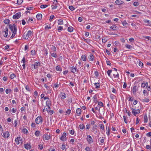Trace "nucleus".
<instances>
[{
    "mask_svg": "<svg viewBox=\"0 0 151 151\" xmlns=\"http://www.w3.org/2000/svg\"><path fill=\"white\" fill-rule=\"evenodd\" d=\"M56 70L57 71H61L62 70V68L61 67L58 66H56Z\"/></svg>",
    "mask_w": 151,
    "mask_h": 151,
    "instance_id": "c756f323",
    "label": "nucleus"
},
{
    "mask_svg": "<svg viewBox=\"0 0 151 151\" xmlns=\"http://www.w3.org/2000/svg\"><path fill=\"white\" fill-rule=\"evenodd\" d=\"M81 109L80 108H77L76 110V113L78 114V115L79 116L81 114Z\"/></svg>",
    "mask_w": 151,
    "mask_h": 151,
    "instance_id": "aec40b11",
    "label": "nucleus"
},
{
    "mask_svg": "<svg viewBox=\"0 0 151 151\" xmlns=\"http://www.w3.org/2000/svg\"><path fill=\"white\" fill-rule=\"evenodd\" d=\"M98 105L101 106V107H103L104 106L102 102L101 101L99 102L98 103Z\"/></svg>",
    "mask_w": 151,
    "mask_h": 151,
    "instance_id": "5fc2aeb1",
    "label": "nucleus"
},
{
    "mask_svg": "<svg viewBox=\"0 0 151 151\" xmlns=\"http://www.w3.org/2000/svg\"><path fill=\"white\" fill-rule=\"evenodd\" d=\"M48 6L47 5H42L40 6V8L42 9H44L45 8Z\"/></svg>",
    "mask_w": 151,
    "mask_h": 151,
    "instance_id": "79ce46f5",
    "label": "nucleus"
},
{
    "mask_svg": "<svg viewBox=\"0 0 151 151\" xmlns=\"http://www.w3.org/2000/svg\"><path fill=\"white\" fill-rule=\"evenodd\" d=\"M50 137V135H48L47 134H45L43 136V138H44L46 140L49 139Z\"/></svg>",
    "mask_w": 151,
    "mask_h": 151,
    "instance_id": "2eb2a0df",
    "label": "nucleus"
},
{
    "mask_svg": "<svg viewBox=\"0 0 151 151\" xmlns=\"http://www.w3.org/2000/svg\"><path fill=\"white\" fill-rule=\"evenodd\" d=\"M86 140L89 144L92 143L93 142L92 138L90 135H87Z\"/></svg>",
    "mask_w": 151,
    "mask_h": 151,
    "instance_id": "39448f33",
    "label": "nucleus"
},
{
    "mask_svg": "<svg viewBox=\"0 0 151 151\" xmlns=\"http://www.w3.org/2000/svg\"><path fill=\"white\" fill-rule=\"evenodd\" d=\"M14 27H15L17 29V27L14 24H13V25L11 24L9 25V28L11 30L12 32H13L14 31Z\"/></svg>",
    "mask_w": 151,
    "mask_h": 151,
    "instance_id": "0eeeda50",
    "label": "nucleus"
},
{
    "mask_svg": "<svg viewBox=\"0 0 151 151\" xmlns=\"http://www.w3.org/2000/svg\"><path fill=\"white\" fill-rule=\"evenodd\" d=\"M94 74L96 77H98L99 75V73L97 71H96L94 73Z\"/></svg>",
    "mask_w": 151,
    "mask_h": 151,
    "instance_id": "052dcab7",
    "label": "nucleus"
},
{
    "mask_svg": "<svg viewBox=\"0 0 151 151\" xmlns=\"http://www.w3.org/2000/svg\"><path fill=\"white\" fill-rule=\"evenodd\" d=\"M124 122L126 124L127 123V122L126 119V117L125 116H123Z\"/></svg>",
    "mask_w": 151,
    "mask_h": 151,
    "instance_id": "4d7b16f0",
    "label": "nucleus"
},
{
    "mask_svg": "<svg viewBox=\"0 0 151 151\" xmlns=\"http://www.w3.org/2000/svg\"><path fill=\"white\" fill-rule=\"evenodd\" d=\"M45 29H51V27L50 26H48V25H47L45 27Z\"/></svg>",
    "mask_w": 151,
    "mask_h": 151,
    "instance_id": "e2e57ef3",
    "label": "nucleus"
},
{
    "mask_svg": "<svg viewBox=\"0 0 151 151\" xmlns=\"http://www.w3.org/2000/svg\"><path fill=\"white\" fill-rule=\"evenodd\" d=\"M93 101L95 103H97L98 102L97 98V96L96 95H95L93 97Z\"/></svg>",
    "mask_w": 151,
    "mask_h": 151,
    "instance_id": "4be33fe9",
    "label": "nucleus"
},
{
    "mask_svg": "<svg viewBox=\"0 0 151 151\" xmlns=\"http://www.w3.org/2000/svg\"><path fill=\"white\" fill-rule=\"evenodd\" d=\"M31 67L33 69H35L38 68L37 66H36L34 64L31 65Z\"/></svg>",
    "mask_w": 151,
    "mask_h": 151,
    "instance_id": "a18cd8bd",
    "label": "nucleus"
},
{
    "mask_svg": "<svg viewBox=\"0 0 151 151\" xmlns=\"http://www.w3.org/2000/svg\"><path fill=\"white\" fill-rule=\"evenodd\" d=\"M110 98L112 99H114L116 97L114 95L112 94H110Z\"/></svg>",
    "mask_w": 151,
    "mask_h": 151,
    "instance_id": "58836bf2",
    "label": "nucleus"
},
{
    "mask_svg": "<svg viewBox=\"0 0 151 151\" xmlns=\"http://www.w3.org/2000/svg\"><path fill=\"white\" fill-rule=\"evenodd\" d=\"M21 140L20 137H17L15 139V142L18 145L20 143H21Z\"/></svg>",
    "mask_w": 151,
    "mask_h": 151,
    "instance_id": "1a4fd4ad",
    "label": "nucleus"
},
{
    "mask_svg": "<svg viewBox=\"0 0 151 151\" xmlns=\"http://www.w3.org/2000/svg\"><path fill=\"white\" fill-rule=\"evenodd\" d=\"M81 59L83 61H85L86 60V58L85 55H83L81 57Z\"/></svg>",
    "mask_w": 151,
    "mask_h": 151,
    "instance_id": "412c9836",
    "label": "nucleus"
},
{
    "mask_svg": "<svg viewBox=\"0 0 151 151\" xmlns=\"http://www.w3.org/2000/svg\"><path fill=\"white\" fill-rule=\"evenodd\" d=\"M111 72H112V70H109L107 71V73L108 75L109 76H110V74H111Z\"/></svg>",
    "mask_w": 151,
    "mask_h": 151,
    "instance_id": "3c124183",
    "label": "nucleus"
},
{
    "mask_svg": "<svg viewBox=\"0 0 151 151\" xmlns=\"http://www.w3.org/2000/svg\"><path fill=\"white\" fill-rule=\"evenodd\" d=\"M139 4V3L137 2H135L133 3V5L135 6H138Z\"/></svg>",
    "mask_w": 151,
    "mask_h": 151,
    "instance_id": "09e8293b",
    "label": "nucleus"
},
{
    "mask_svg": "<svg viewBox=\"0 0 151 151\" xmlns=\"http://www.w3.org/2000/svg\"><path fill=\"white\" fill-rule=\"evenodd\" d=\"M32 33L31 30H29L27 33H24V38L25 39H27L31 35Z\"/></svg>",
    "mask_w": 151,
    "mask_h": 151,
    "instance_id": "f03ea898",
    "label": "nucleus"
},
{
    "mask_svg": "<svg viewBox=\"0 0 151 151\" xmlns=\"http://www.w3.org/2000/svg\"><path fill=\"white\" fill-rule=\"evenodd\" d=\"M24 147L27 149H30L31 148V146L30 145L28 144H26L24 145Z\"/></svg>",
    "mask_w": 151,
    "mask_h": 151,
    "instance_id": "dca6fc26",
    "label": "nucleus"
},
{
    "mask_svg": "<svg viewBox=\"0 0 151 151\" xmlns=\"http://www.w3.org/2000/svg\"><path fill=\"white\" fill-rule=\"evenodd\" d=\"M8 31V28L7 27H6L5 28L4 31V32L5 34H4V37H6L7 36Z\"/></svg>",
    "mask_w": 151,
    "mask_h": 151,
    "instance_id": "9b49d317",
    "label": "nucleus"
},
{
    "mask_svg": "<svg viewBox=\"0 0 151 151\" xmlns=\"http://www.w3.org/2000/svg\"><path fill=\"white\" fill-rule=\"evenodd\" d=\"M99 126L100 127V128L102 130L104 129V126L103 124H100L99 125Z\"/></svg>",
    "mask_w": 151,
    "mask_h": 151,
    "instance_id": "2f4dec72",
    "label": "nucleus"
},
{
    "mask_svg": "<svg viewBox=\"0 0 151 151\" xmlns=\"http://www.w3.org/2000/svg\"><path fill=\"white\" fill-rule=\"evenodd\" d=\"M69 133L72 135H73L74 134V131L72 130H70L69 131Z\"/></svg>",
    "mask_w": 151,
    "mask_h": 151,
    "instance_id": "bf43d9fd",
    "label": "nucleus"
},
{
    "mask_svg": "<svg viewBox=\"0 0 151 151\" xmlns=\"http://www.w3.org/2000/svg\"><path fill=\"white\" fill-rule=\"evenodd\" d=\"M46 110L48 112L50 113V115H52L53 113V111H52V110H48V109H46Z\"/></svg>",
    "mask_w": 151,
    "mask_h": 151,
    "instance_id": "7c9ffc66",
    "label": "nucleus"
},
{
    "mask_svg": "<svg viewBox=\"0 0 151 151\" xmlns=\"http://www.w3.org/2000/svg\"><path fill=\"white\" fill-rule=\"evenodd\" d=\"M85 149L86 151H90V147H86Z\"/></svg>",
    "mask_w": 151,
    "mask_h": 151,
    "instance_id": "338daca9",
    "label": "nucleus"
},
{
    "mask_svg": "<svg viewBox=\"0 0 151 151\" xmlns=\"http://www.w3.org/2000/svg\"><path fill=\"white\" fill-rule=\"evenodd\" d=\"M35 121L36 123L37 124L40 123H42L43 122V119L41 116H39L37 117Z\"/></svg>",
    "mask_w": 151,
    "mask_h": 151,
    "instance_id": "f257e3e1",
    "label": "nucleus"
},
{
    "mask_svg": "<svg viewBox=\"0 0 151 151\" xmlns=\"http://www.w3.org/2000/svg\"><path fill=\"white\" fill-rule=\"evenodd\" d=\"M4 22L5 24H8L10 22V20L8 19H6L4 21Z\"/></svg>",
    "mask_w": 151,
    "mask_h": 151,
    "instance_id": "c85d7f7f",
    "label": "nucleus"
},
{
    "mask_svg": "<svg viewBox=\"0 0 151 151\" xmlns=\"http://www.w3.org/2000/svg\"><path fill=\"white\" fill-rule=\"evenodd\" d=\"M2 136L4 138H8L9 136V132L6 131L3 133Z\"/></svg>",
    "mask_w": 151,
    "mask_h": 151,
    "instance_id": "6e6552de",
    "label": "nucleus"
},
{
    "mask_svg": "<svg viewBox=\"0 0 151 151\" xmlns=\"http://www.w3.org/2000/svg\"><path fill=\"white\" fill-rule=\"evenodd\" d=\"M71 112V111L70 109H67L66 111V114H69Z\"/></svg>",
    "mask_w": 151,
    "mask_h": 151,
    "instance_id": "603ef678",
    "label": "nucleus"
},
{
    "mask_svg": "<svg viewBox=\"0 0 151 151\" xmlns=\"http://www.w3.org/2000/svg\"><path fill=\"white\" fill-rule=\"evenodd\" d=\"M79 128L81 129H83L84 127L85 126L83 124H80L79 125Z\"/></svg>",
    "mask_w": 151,
    "mask_h": 151,
    "instance_id": "37998d69",
    "label": "nucleus"
},
{
    "mask_svg": "<svg viewBox=\"0 0 151 151\" xmlns=\"http://www.w3.org/2000/svg\"><path fill=\"white\" fill-rule=\"evenodd\" d=\"M94 85L95 86V88H99L100 87V84L98 83H94Z\"/></svg>",
    "mask_w": 151,
    "mask_h": 151,
    "instance_id": "b1692460",
    "label": "nucleus"
},
{
    "mask_svg": "<svg viewBox=\"0 0 151 151\" xmlns=\"http://www.w3.org/2000/svg\"><path fill=\"white\" fill-rule=\"evenodd\" d=\"M58 30H61L63 29V27L61 26H59L58 27Z\"/></svg>",
    "mask_w": 151,
    "mask_h": 151,
    "instance_id": "864d4df0",
    "label": "nucleus"
},
{
    "mask_svg": "<svg viewBox=\"0 0 151 151\" xmlns=\"http://www.w3.org/2000/svg\"><path fill=\"white\" fill-rule=\"evenodd\" d=\"M51 56L55 58H56L57 57V55L56 53H51Z\"/></svg>",
    "mask_w": 151,
    "mask_h": 151,
    "instance_id": "a19ab883",
    "label": "nucleus"
},
{
    "mask_svg": "<svg viewBox=\"0 0 151 151\" xmlns=\"http://www.w3.org/2000/svg\"><path fill=\"white\" fill-rule=\"evenodd\" d=\"M23 1L22 0H17V2L18 5H20L22 3Z\"/></svg>",
    "mask_w": 151,
    "mask_h": 151,
    "instance_id": "e433bc0d",
    "label": "nucleus"
},
{
    "mask_svg": "<svg viewBox=\"0 0 151 151\" xmlns=\"http://www.w3.org/2000/svg\"><path fill=\"white\" fill-rule=\"evenodd\" d=\"M115 3L117 5H120L124 3V2L121 0H116L115 1Z\"/></svg>",
    "mask_w": 151,
    "mask_h": 151,
    "instance_id": "4468645a",
    "label": "nucleus"
},
{
    "mask_svg": "<svg viewBox=\"0 0 151 151\" xmlns=\"http://www.w3.org/2000/svg\"><path fill=\"white\" fill-rule=\"evenodd\" d=\"M52 50L54 51H55L56 50V48L54 46H52Z\"/></svg>",
    "mask_w": 151,
    "mask_h": 151,
    "instance_id": "69168bd1",
    "label": "nucleus"
},
{
    "mask_svg": "<svg viewBox=\"0 0 151 151\" xmlns=\"http://www.w3.org/2000/svg\"><path fill=\"white\" fill-rule=\"evenodd\" d=\"M22 131L23 132V133H24L26 134L28 132V131L27 129L26 128H23L22 130Z\"/></svg>",
    "mask_w": 151,
    "mask_h": 151,
    "instance_id": "473e14b6",
    "label": "nucleus"
},
{
    "mask_svg": "<svg viewBox=\"0 0 151 151\" xmlns=\"http://www.w3.org/2000/svg\"><path fill=\"white\" fill-rule=\"evenodd\" d=\"M88 59L90 61H93L94 59L93 55L92 54H91L88 56Z\"/></svg>",
    "mask_w": 151,
    "mask_h": 151,
    "instance_id": "f3484780",
    "label": "nucleus"
},
{
    "mask_svg": "<svg viewBox=\"0 0 151 151\" xmlns=\"http://www.w3.org/2000/svg\"><path fill=\"white\" fill-rule=\"evenodd\" d=\"M50 101H47L46 102V104L47 106H49V105H50Z\"/></svg>",
    "mask_w": 151,
    "mask_h": 151,
    "instance_id": "8fccbe9b",
    "label": "nucleus"
},
{
    "mask_svg": "<svg viewBox=\"0 0 151 151\" xmlns=\"http://www.w3.org/2000/svg\"><path fill=\"white\" fill-rule=\"evenodd\" d=\"M55 17V16L54 15H51V16L50 17V19H49V20L50 21H52V20L54 18V17Z\"/></svg>",
    "mask_w": 151,
    "mask_h": 151,
    "instance_id": "680f3d73",
    "label": "nucleus"
},
{
    "mask_svg": "<svg viewBox=\"0 0 151 151\" xmlns=\"http://www.w3.org/2000/svg\"><path fill=\"white\" fill-rule=\"evenodd\" d=\"M138 64H139V65L141 67L143 66V63L141 61H139V62Z\"/></svg>",
    "mask_w": 151,
    "mask_h": 151,
    "instance_id": "0e129e2a",
    "label": "nucleus"
},
{
    "mask_svg": "<svg viewBox=\"0 0 151 151\" xmlns=\"http://www.w3.org/2000/svg\"><path fill=\"white\" fill-rule=\"evenodd\" d=\"M110 28L113 30H115L118 29V27L115 25H113L110 27Z\"/></svg>",
    "mask_w": 151,
    "mask_h": 151,
    "instance_id": "a211bd4d",
    "label": "nucleus"
},
{
    "mask_svg": "<svg viewBox=\"0 0 151 151\" xmlns=\"http://www.w3.org/2000/svg\"><path fill=\"white\" fill-rule=\"evenodd\" d=\"M40 133V131H37L35 132V135L37 137L38 136Z\"/></svg>",
    "mask_w": 151,
    "mask_h": 151,
    "instance_id": "72a5a7b5",
    "label": "nucleus"
},
{
    "mask_svg": "<svg viewBox=\"0 0 151 151\" xmlns=\"http://www.w3.org/2000/svg\"><path fill=\"white\" fill-rule=\"evenodd\" d=\"M66 134L65 132H63L61 136V137L60 138V139L62 141H64L65 138L66 137Z\"/></svg>",
    "mask_w": 151,
    "mask_h": 151,
    "instance_id": "f8f14e48",
    "label": "nucleus"
},
{
    "mask_svg": "<svg viewBox=\"0 0 151 151\" xmlns=\"http://www.w3.org/2000/svg\"><path fill=\"white\" fill-rule=\"evenodd\" d=\"M132 113L134 116H136V114L139 113L140 111L139 109H138L137 110H135L133 108L132 109Z\"/></svg>",
    "mask_w": 151,
    "mask_h": 151,
    "instance_id": "20e7f679",
    "label": "nucleus"
},
{
    "mask_svg": "<svg viewBox=\"0 0 151 151\" xmlns=\"http://www.w3.org/2000/svg\"><path fill=\"white\" fill-rule=\"evenodd\" d=\"M13 33L12 35L11 36V38H13L17 32V29L15 27H14V30L13 32H12Z\"/></svg>",
    "mask_w": 151,
    "mask_h": 151,
    "instance_id": "9d476101",
    "label": "nucleus"
},
{
    "mask_svg": "<svg viewBox=\"0 0 151 151\" xmlns=\"http://www.w3.org/2000/svg\"><path fill=\"white\" fill-rule=\"evenodd\" d=\"M138 87H137V86H133L132 90L134 94L135 95L136 94V92L138 90Z\"/></svg>",
    "mask_w": 151,
    "mask_h": 151,
    "instance_id": "423d86ee",
    "label": "nucleus"
},
{
    "mask_svg": "<svg viewBox=\"0 0 151 151\" xmlns=\"http://www.w3.org/2000/svg\"><path fill=\"white\" fill-rule=\"evenodd\" d=\"M15 76L16 75L14 73H12L10 75V78L11 79H13Z\"/></svg>",
    "mask_w": 151,
    "mask_h": 151,
    "instance_id": "f704fd0d",
    "label": "nucleus"
},
{
    "mask_svg": "<svg viewBox=\"0 0 151 151\" xmlns=\"http://www.w3.org/2000/svg\"><path fill=\"white\" fill-rule=\"evenodd\" d=\"M146 135L147 137H151V132H149L147 133Z\"/></svg>",
    "mask_w": 151,
    "mask_h": 151,
    "instance_id": "774afa93",
    "label": "nucleus"
},
{
    "mask_svg": "<svg viewBox=\"0 0 151 151\" xmlns=\"http://www.w3.org/2000/svg\"><path fill=\"white\" fill-rule=\"evenodd\" d=\"M60 96L61 99H65L66 96L65 93L63 92H61L60 93Z\"/></svg>",
    "mask_w": 151,
    "mask_h": 151,
    "instance_id": "ddd939ff",
    "label": "nucleus"
},
{
    "mask_svg": "<svg viewBox=\"0 0 151 151\" xmlns=\"http://www.w3.org/2000/svg\"><path fill=\"white\" fill-rule=\"evenodd\" d=\"M42 15L41 14H38L36 16V18L38 20H40L42 19Z\"/></svg>",
    "mask_w": 151,
    "mask_h": 151,
    "instance_id": "6ab92c4d",
    "label": "nucleus"
},
{
    "mask_svg": "<svg viewBox=\"0 0 151 151\" xmlns=\"http://www.w3.org/2000/svg\"><path fill=\"white\" fill-rule=\"evenodd\" d=\"M58 23V24H63V21L62 19H59Z\"/></svg>",
    "mask_w": 151,
    "mask_h": 151,
    "instance_id": "cd10ccee",
    "label": "nucleus"
},
{
    "mask_svg": "<svg viewBox=\"0 0 151 151\" xmlns=\"http://www.w3.org/2000/svg\"><path fill=\"white\" fill-rule=\"evenodd\" d=\"M147 84H147L148 83L147 82H146V83H142L141 86L142 87L144 88L145 86Z\"/></svg>",
    "mask_w": 151,
    "mask_h": 151,
    "instance_id": "a878e982",
    "label": "nucleus"
},
{
    "mask_svg": "<svg viewBox=\"0 0 151 151\" xmlns=\"http://www.w3.org/2000/svg\"><path fill=\"white\" fill-rule=\"evenodd\" d=\"M125 46L127 48L129 49H131L132 48V46L127 44Z\"/></svg>",
    "mask_w": 151,
    "mask_h": 151,
    "instance_id": "c9c22d12",
    "label": "nucleus"
},
{
    "mask_svg": "<svg viewBox=\"0 0 151 151\" xmlns=\"http://www.w3.org/2000/svg\"><path fill=\"white\" fill-rule=\"evenodd\" d=\"M40 62H35V63L34 64L36 66H38V65H40Z\"/></svg>",
    "mask_w": 151,
    "mask_h": 151,
    "instance_id": "c03bdc74",
    "label": "nucleus"
},
{
    "mask_svg": "<svg viewBox=\"0 0 151 151\" xmlns=\"http://www.w3.org/2000/svg\"><path fill=\"white\" fill-rule=\"evenodd\" d=\"M144 122L145 123H146L147 122L148 119L147 117L146 114L144 116Z\"/></svg>",
    "mask_w": 151,
    "mask_h": 151,
    "instance_id": "5701e85b",
    "label": "nucleus"
},
{
    "mask_svg": "<svg viewBox=\"0 0 151 151\" xmlns=\"http://www.w3.org/2000/svg\"><path fill=\"white\" fill-rule=\"evenodd\" d=\"M21 17V13L20 12L16 13L13 16V18L14 19H17Z\"/></svg>",
    "mask_w": 151,
    "mask_h": 151,
    "instance_id": "7ed1b4c3",
    "label": "nucleus"
},
{
    "mask_svg": "<svg viewBox=\"0 0 151 151\" xmlns=\"http://www.w3.org/2000/svg\"><path fill=\"white\" fill-rule=\"evenodd\" d=\"M122 23L123 25L124 26H125L126 25L128 24V23L127 22L126 20H124V21L122 22Z\"/></svg>",
    "mask_w": 151,
    "mask_h": 151,
    "instance_id": "de8ad7c7",
    "label": "nucleus"
},
{
    "mask_svg": "<svg viewBox=\"0 0 151 151\" xmlns=\"http://www.w3.org/2000/svg\"><path fill=\"white\" fill-rule=\"evenodd\" d=\"M70 70L73 73H74L75 72V70H74V67L73 66L70 68Z\"/></svg>",
    "mask_w": 151,
    "mask_h": 151,
    "instance_id": "4c0bfd02",
    "label": "nucleus"
},
{
    "mask_svg": "<svg viewBox=\"0 0 151 151\" xmlns=\"http://www.w3.org/2000/svg\"><path fill=\"white\" fill-rule=\"evenodd\" d=\"M149 101V99L145 98L142 100V101L143 102H148Z\"/></svg>",
    "mask_w": 151,
    "mask_h": 151,
    "instance_id": "bb28decb",
    "label": "nucleus"
},
{
    "mask_svg": "<svg viewBox=\"0 0 151 151\" xmlns=\"http://www.w3.org/2000/svg\"><path fill=\"white\" fill-rule=\"evenodd\" d=\"M39 147L40 150H42L43 148V145L42 144H40L38 145Z\"/></svg>",
    "mask_w": 151,
    "mask_h": 151,
    "instance_id": "13d9d810",
    "label": "nucleus"
},
{
    "mask_svg": "<svg viewBox=\"0 0 151 151\" xmlns=\"http://www.w3.org/2000/svg\"><path fill=\"white\" fill-rule=\"evenodd\" d=\"M73 28L72 27H69L68 29V32H71L73 31Z\"/></svg>",
    "mask_w": 151,
    "mask_h": 151,
    "instance_id": "393cba45",
    "label": "nucleus"
},
{
    "mask_svg": "<svg viewBox=\"0 0 151 151\" xmlns=\"http://www.w3.org/2000/svg\"><path fill=\"white\" fill-rule=\"evenodd\" d=\"M97 127V125L95 124L94 125L92 128V129L93 130H95L96 129V127Z\"/></svg>",
    "mask_w": 151,
    "mask_h": 151,
    "instance_id": "6e6d98bb",
    "label": "nucleus"
},
{
    "mask_svg": "<svg viewBox=\"0 0 151 151\" xmlns=\"http://www.w3.org/2000/svg\"><path fill=\"white\" fill-rule=\"evenodd\" d=\"M36 52L35 50H32L31 51V54L33 56L34 55H35L36 54Z\"/></svg>",
    "mask_w": 151,
    "mask_h": 151,
    "instance_id": "ea45409f",
    "label": "nucleus"
},
{
    "mask_svg": "<svg viewBox=\"0 0 151 151\" xmlns=\"http://www.w3.org/2000/svg\"><path fill=\"white\" fill-rule=\"evenodd\" d=\"M69 8L71 11H73L75 9L74 7L72 6H69Z\"/></svg>",
    "mask_w": 151,
    "mask_h": 151,
    "instance_id": "49530a36",
    "label": "nucleus"
}]
</instances>
